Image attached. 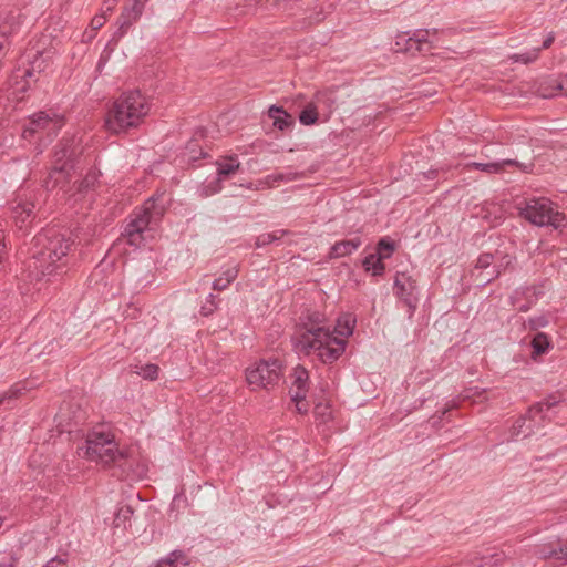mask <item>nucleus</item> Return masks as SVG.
Here are the masks:
<instances>
[{"instance_id":"nucleus-12","label":"nucleus","mask_w":567,"mask_h":567,"mask_svg":"<svg viewBox=\"0 0 567 567\" xmlns=\"http://www.w3.org/2000/svg\"><path fill=\"white\" fill-rule=\"evenodd\" d=\"M147 1L148 0H133L132 6L123 8V11L117 19L118 27L112 37V41H118L126 34L133 23H135L141 18Z\"/></svg>"},{"instance_id":"nucleus-4","label":"nucleus","mask_w":567,"mask_h":567,"mask_svg":"<svg viewBox=\"0 0 567 567\" xmlns=\"http://www.w3.org/2000/svg\"><path fill=\"white\" fill-rule=\"evenodd\" d=\"M167 203L168 199H165V192H157L141 208L133 212L123 233L127 237L130 245L138 246L141 244L143 231L151 224H157L161 220L166 212Z\"/></svg>"},{"instance_id":"nucleus-24","label":"nucleus","mask_w":567,"mask_h":567,"mask_svg":"<svg viewBox=\"0 0 567 567\" xmlns=\"http://www.w3.org/2000/svg\"><path fill=\"white\" fill-rule=\"evenodd\" d=\"M50 52L45 51H37L33 55V59L31 61V68L25 70L24 76L25 78H32L34 72H42L47 68V61L50 59Z\"/></svg>"},{"instance_id":"nucleus-47","label":"nucleus","mask_w":567,"mask_h":567,"mask_svg":"<svg viewBox=\"0 0 567 567\" xmlns=\"http://www.w3.org/2000/svg\"><path fill=\"white\" fill-rule=\"evenodd\" d=\"M7 38L0 37V53L8 45Z\"/></svg>"},{"instance_id":"nucleus-14","label":"nucleus","mask_w":567,"mask_h":567,"mask_svg":"<svg viewBox=\"0 0 567 567\" xmlns=\"http://www.w3.org/2000/svg\"><path fill=\"white\" fill-rule=\"evenodd\" d=\"M493 260L494 256L488 252L482 254L477 258L475 270L480 272H473V276L480 286L489 284L501 275V270L496 266H492Z\"/></svg>"},{"instance_id":"nucleus-43","label":"nucleus","mask_w":567,"mask_h":567,"mask_svg":"<svg viewBox=\"0 0 567 567\" xmlns=\"http://www.w3.org/2000/svg\"><path fill=\"white\" fill-rule=\"evenodd\" d=\"M114 6H115V3H113V1L105 0L103 3V13L105 14L106 12L112 11Z\"/></svg>"},{"instance_id":"nucleus-39","label":"nucleus","mask_w":567,"mask_h":567,"mask_svg":"<svg viewBox=\"0 0 567 567\" xmlns=\"http://www.w3.org/2000/svg\"><path fill=\"white\" fill-rule=\"evenodd\" d=\"M105 21H106V18H105L104 13L96 14L91 20V27L93 30H99L100 28H102L104 25Z\"/></svg>"},{"instance_id":"nucleus-23","label":"nucleus","mask_w":567,"mask_h":567,"mask_svg":"<svg viewBox=\"0 0 567 567\" xmlns=\"http://www.w3.org/2000/svg\"><path fill=\"white\" fill-rule=\"evenodd\" d=\"M187 565V556L182 550H173L157 563V567H185Z\"/></svg>"},{"instance_id":"nucleus-42","label":"nucleus","mask_w":567,"mask_h":567,"mask_svg":"<svg viewBox=\"0 0 567 567\" xmlns=\"http://www.w3.org/2000/svg\"><path fill=\"white\" fill-rule=\"evenodd\" d=\"M554 40H555V34L551 32V33H549V34H548V37L544 40L543 45H542V48H539V49H540V50H542V49H548V48L553 44Z\"/></svg>"},{"instance_id":"nucleus-2","label":"nucleus","mask_w":567,"mask_h":567,"mask_svg":"<svg viewBox=\"0 0 567 567\" xmlns=\"http://www.w3.org/2000/svg\"><path fill=\"white\" fill-rule=\"evenodd\" d=\"M39 247L28 260L25 272L31 281H51L66 272L68 255L74 241L63 234L48 230L35 237Z\"/></svg>"},{"instance_id":"nucleus-11","label":"nucleus","mask_w":567,"mask_h":567,"mask_svg":"<svg viewBox=\"0 0 567 567\" xmlns=\"http://www.w3.org/2000/svg\"><path fill=\"white\" fill-rule=\"evenodd\" d=\"M394 289L396 296L409 307V317H412L416 308V280L406 272H398L394 279Z\"/></svg>"},{"instance_id":"nucleus-52","label":"nucleus","mask_w":567,"mask_h":567,"mask_svg":"<svg viewBox=\"0 0 567 567\" xmlns=\"http://www.w3.org/2000/svg\"><path fill=\"white\" fill-rule=\"evenodd\" d=\"M112 1H113V3H116L117 0H112Z\"/></svg>"},{"instance_id":"nucleus-8","label":"nucleus","mask_w":567,"mask_h":567,"mask_svg":"<svg viewBox=\"0 0 567 567\" xmlns=\"http://www.w3.org/2000/svg\"><path fill=\"white\" fill-rule=\"evenodd\" d=\"M282 374L281 362L278 359L260 360L246 369V380L250 386L267 389L278 383Z\"/></svg>"},{"instance_id":"nucleus-36","label":"nucleus","mask_w":567,"mask_h":567,"mask_svg":"<svg viewBox=\"0 0 567 567\" xmlns=\"http://www.w3.org/2000/svg\"><path fill=\"white\" fill-rule=\"evenodd\" d=\"M313 413L320 422L326 423L331 417L330 406L327 403L319 402L315 405Z\"/></svg>"},{"instance_id":"nucleus-44","label":"nucleus","mask_w":567,"mask_h":567,"mask_svg":"<svg viewBox=\"0 0 567 567\" xmlns=\"http://www.w3.org/2000/svg\"><path fill=\"white\" fill-rule=\"evenodd\" d=\"M62 564H63V560H61L59 558H53L50 561H48L44 567H56V565H62Z\"/></svg>"},{"instance_id":"nucleus-7","label":"nucleus","mask_w":567,"mask_h":567,"mask_svg":"<svg viewBox=\"0 0 567 567\" xmlns=\"http://www.w3.org/2000/svg\"><path fill=\"white\" fill-rule=\"evenodd\" d=\"M560 399L551 394L540 402L532 405L527 413L519 417L512 427V437L523 435L524 437L535 433L543 427L546 419H550L549 412L558 405Z\"/></svg>"},{"instance_id":"nucleus-6","label":"nucleus","mask_w":567,"mask_h":567,"mask_svg":"<svg viewBox=\"0 0 567 567\" xmlns=\"http://www.w3.org/2000/svg\"><path fill=\"white\" fill-rule=\"evenodd\" d=\"M518 209L524 218L536 226H553L558 229L567 225L565 215L556 210L553 203L544 197L525 200L519 204Z\"/></svg>"},{"instance_id":"nucleus-9","label":"nucleus","mask_w":567,"mask_h":567,"mask_svg":"<svg viewBox=\"0 0 567 567\" xmlns=\"http://www.w3.org/2000/svg\"><path fill=\"white\" fill-rule=\"evenodd\" d=\"M63 117L45 111L34 113L29 117L28 124L24 126L23 138H31L35 135L45 133L48 137L55 136L63 127Z\"/></svg>"},{"instance_id":"nucleus-19","label":"nucleus","mask_w":567,"mask_h":567,"mask_svg":"<svg viewBox=\"0 0 567 567\" xmlns=\"http://www.w3.org/2000/svg\"><path fill=\"white\" fill-rule=\"evenodd\" d=\"M268 116L272 118L274 126L280 131H286L295 124L293 117L280 106L271 105L268 110Z\"/></svg>"},{"instance_id":"nucleus-40","label":"nucleus","mask_w":567,"mask_h":567,"mask_svg":"<svg viewBox=\"0 0 567 567\" xmlns=\"http://www.w3.org/2000/svg\"><path fill=\"white\" fill-rule=\"evenodd\" d=\"M296 403L297 412L300 414H306L309 410V404L305 400H292Z\"/></svg>"},{"instance_id":"nucleus-5","label":"nucleus","mask_w":567,"mask_h":567,"mask_svg":"<svg viewBox=\"0 0 567 567\" xmlns=\"http://www.w3.org/2000/svg\"><path fill=\"white\" fill-rule=\"evenodd\" d=\"M85 455L104 465L117 466L122 472L131 470L132 462L127 452L118 451L112 437L104 433H92L86 439Z\"/></svg>"},{"instance_id":"nucleus-31","label":"nucleus","mask_w":567,"mask_h":567,"mask_svg":"<svg viewBox=\"0 0 567 567\" xmlns=\"http://www.w3.org/2000/svg\"><path fill=\"white\" fill-rule=\"evenodd\" d=\"M299 121L302 125H312L318 121V111L313 103L307 104L299 114Z\"/></svg>"},{"instance_id":"nucleus-30","label":"nucleus","mask_w":567,"mask_h":567,"mask_svg":"<svg viewBox=\"0 0 567 567\" xmlns=\"http://www.w3.org/2000/svg\"><path fill=\"white\" fill-rule=\"evenodd\" d=\"M395 250V243L389 237L381 238L377 245V256L381 259H388L392 256Z\"/></svg>"},{"instance_id":"nucleus-3","label":"nucleus","mask_w":567,"mask_h":567,"mask_svg":"<svg viewBox=\"0 0 567 567\" xmlns=\"http://www.w3.org/2000/svg\"><path fill=\"white\" fill-rule=\"evenodd\" d=\"M148 111L146 97L140 91L124 92L109 110L105 127L115 134L126 132L131 127H136Z\"/></svg>"},{"instance_id":"nucleus-35","label":"nucleus","mask_w":567,"mask_h":567,"mask_svg":"<svg viewBox=\"0 0 567 567\" xmlns=\"http://www.w3.org/2000/svg\"><path fill=\"white\" fill-rule=\"evenodd\" d=\"M23 390L24 386L20 384H14L8 391L0 394V405L10 404L11 400L17 399L22 393Z\"/></svg>"},{"instance_id":"nucleus-29","label":"nucleus","mask_w":567,"mask_h":567,"mask_svg":"<svg viewBox=\"0 0 567 567\" xmlns=\"http://www.w3.org/2000/svg\"><path fill=\"white\" fill-rule=\"evenodd\" d=\"M287 234H288V230H284V229L275 230L272 233L261 234L256 238L255 245L258 248L267 246L269 244L280 240Z\"/></svg>"},{"instance_id":"nucleus-26","label":"nucleus","mask_w":567,"mask_h":567,"mask_svg":"<svg viewBox=\"0 0 567 567\" xmlns=\"http://www.w3.org/2000/svg\"><path fill=\"white\" fill-rule=\"evenodd\" d=\"M363 267L367 271H371L373 276H381L385 270L383 259L377 254H370L363 259Z\"/></svg>"},{"instance_id":"nucleus-33","label":"nucleus","mask_w":567,"mask_h":567,"mask_svg":"<svg viewBox=\"0 0 567 567\" xmlns=\"http://www.w3.org/2000/svg\"><path fill=\"white\" fill-rule=\"evenodd\" d=\"M549 324V315L542 313L524 321V328L530 331H537L540 328H545Z\"/></svg>"},{"instance_id":"nucleus-32","label":"nucleus","mask_w":567,"mask_h":567,"mask_svg":"<svg viewBox=\"0 0 567 567\" xmlns=\"http://www.w3.org/2000/svg\"><path fill=\"white\" fill-rule=\"evenodd\" d=\"M532 347L536 354H544L550 347L549 338L546 333L537 332L532 340Z\"/></svg>"},{"instance_id":"nucleus-46","label":"nucleus","mask_w":567,"mask_h":567,"mask_svg":"<svg viewBox=\"0 0 567 567\" xmlns=\"http://www.w3.org/2000/svg\"><path fill=\"white\" fill-rule=\"evenodd\" d=\"M16 558L11 557L8 563H1L0 567H16Z\"/></svg>"},{"instance_id":"nucleus-27","label":"nucleus","mask_w":567,"mask_h":567,"mask_svg":"<svg viewBox=\"0 0 567 567\" xmlns=\"http://www.w3.org/2000/svg\"><path fill=\"white\" fill-rule=\"evenodd\" d=\"M543 558H556L558 560L564 559L563 567H567V543L560 546L558 549H548L545 546L540 547L536 551Z\"/></svg>"},{"instance_id":"nucleus-50","label":"nucleus","mask_w":567,"mask_h":567,"mask_svg":"<svg viewBox=\"0 0 567 567\" xmlns=\"http://www.w3.org/2000/svg\"><path fill=\"white\" fill-rule=\"evenodd\" d=\"M452 408H455V404H452V406H449L447 410H452Z\"/></svg>"},{"instance_id":"nucleus-41","label":"nucleus","mask_w":567,"mask_h":567,"mask_svg":"<svg viewBox=\"0 0 567 567\" xmlns=\"http://www.w3.org/2000/svg\"><path fill=\"white\" fill-rule=\"evenodd\" d=\"M497 555H489V556H483L481 558V564L480 566L481 567H485V566H492V565H495L497 564L498 559L495 558Z\"/></svg>"},{"instance_id":"nucleus-16","label":"nucleus","mask_w":567,"mask_h":567,"mask_svg":"<svg viewBox=\"0 0 567 567\" xmlns=\"http://www.w3.org/2000/svg\"><path fill=\"white\" fill-rule=\"evenodd\" d=\"M72 173V165L68 164L66 166L54 165L51 172L48 174V177L43 181V187L47 190H52L55 187L64 188L69 177Z\"/></svg>"},{"instance_id":"nucleus-18","label":"nucleus","mask_w":567,"mask_h":567,"mask_svg":"<svg viewBox=\"0 0 567 567\" xmlns=\"http://www.w3.org/2000/svg\"><path fill=\"white\" fill-rule=\"evenodd\" d=\"M437 34V29H420L413 32V34L408 39V51H424L423 45H427L432 35Z\"/></svg>"},{"instance_id":"nucleus-34","label":"nucleus","mask_w":567,"mask_h":567,"mask_svg":"<svg viewBox=\"0 0 567 567\" xmlns=\"http://www.w3.org/2000/svg\"><path fill=\"white\" fill-rule=\"evenodd\" d=\"M539 52H540V49L539 48H535L528 52H525V53H516V54H513L511 56V59L514 61V62H522L524 64H528V63H532L534 61H536L539 56Z\"/></svg>"},{"instance_id":"nucleus-49","label":"nucleus","mask_w":567,"mask_h":567,"mask_svg":"<svg viewBox=\"0 0 567 567\" xmlns=\"http://www.w3.org/2000/svg\"><path fill=\"white\" fill-rule=\"evenodd\" d=\"M275 179H276V181H279V179L281 181V179H284V175L279 174V175H277V176L275 177Z\"/></svg>"},{"instance_id":"nucleus-17","label":"nucleus","mask_w":567,"mask_h":567,"mask_svg":"<svg viewBox=\"0 0 567 567\" xmlns=\"http://www.w3.org/2000/svg\"><path fill=\"white\" fill-rule=\"evenodd\" d=\"M362 245L359 236L336 243L329 251L330 258H341L351 255Z\"/></svg>"},{"instance_id":"nucleus-37","label":"nucleus","mask_w":567,"mask_h":567,"mask_svg":"<svg viewBox=\"0 0 567 567\" xmlns=\"http://www.w3.org/2000/svg\"><path fill=\"white\" fill-rule=\"evenodd\" d=\"M158 365L148 363L141 368L137 373L145 380H155L158 377Z\"/></svg>"},{"instance_id":"nucleus-10","label":"nucleus","mask_w":567,"mask_h":567,"mask_svg":"<svg viewBox=\"0 0 567 567\" xmlns=\"http://www.w3.org/2000/svg\"><path fill=\"white\" fill-rule=\"evenodd\" d=\"M82 152L83 147L75 136L64 137L55 146L54 165L66 166L71 164L72 172H74Z\"/></svg>"},{"instance_id":"nucleus-13","label":"nucleus","mask_w":567,"mask_h":567,"mask_svg":"<svg viewBox=\"0 0 567 567\" xmlns=\"http://www.w3.org/2000/svg\"><path fill=\"white\" fill-rule=\"evenodd\" d=\"M544 295L543 285H532L527 287H519L513 291L509 301L513 306L517 307L520 312H527L533 305L536 303L538 298Z\"/></svg>"},{"instance_id":"nucleus-1","label":"nucleus","mask_w":567,"mask_h":567,"mask_svg":"<svg viewBox=\"0 0 567 567\" xmlns=\"http://www.w3.org/2000/svg\"><path fill=\"white\" fill-rule=\"evenodd\" d=\"M355 320L350 315L338 319L332 330L326 317L318 312H307L299 317L291 334V343L298 354L316 355L322 363L337 361L346 350L344 339L334 336L349 337L354 329Z\"/></svg>"},{"instance_id":"nucleus-21","label":"nucleus","mask_w":567,"mask_h":567,"mask_svg":"<svg viewBox=\"0 0 567 567\" xmlns=\"http://www.w3.org/2000/svg\"><path fill=\"white\" fill-rule=\"evenodd\" d=\"M12 214L17 226L22 229L28 221L34 218V204L19 203L16 207H13Z\"/></svg>"},{"instance_id":"nucleus-28","label":"nucleus","mask_w":567,"mask_h":567,"mask_svg":"<svg viewBox=\"0 0 567 567\" xmlns=\"http://www.w3.org/2000/svg\"><path fill=\"white\" fill-rule=\"evenodd\" d=\"M20 28V23L18 21V17L10 14L6 18V20L0 23V37L9 38L13 33H16Z\"/></svg>"},{"instance_id":"nucleus-51","label":"nucleus","mask_w":567,"mask_h":567,"mask_svg":"<svg viewBox=\"0 0 567 567\" xmlns=\"http://www.w3.org/2000/svg\"><path fill=\"white\" fill-rule=\"evenodd\" d=\"M452 408H455V404H452V406H449L447 410H452Z\"/></svg>"},{"instance_id":"nucleus-48","label":"nucleus","mask_w":567,"mask_h":567,"mask_svg":"<svg viewBox=\"0 0 567 567\" xmlns=\"http://www.w3.org/2000/svg\"><path fill=\"white\" fill-rule=\"evenodd\" d=\"M436 174V171H430L429 172V175L426 176L427 178H434V175Z\"/></svg>"},{"instance_id":"nucleus-20","label":"nucleus","mask_w":567,"mask_h":567,"mask_svg":"<svg viewBox=\"0 0 567 567\" xmlns=\"http://www.w3.org/2000/svg\"><path fill=\"white\" fill-rule=\"evenodd\" d=\"M519 163L515 159H503L499 162H488V163H478L472 162L466 165L467 168H475L487 174H497L501 173L505 166H518Z\"/></svg>"},{"instance_id":"nucleus-38","label":"nucleus","mask_w":567,"mask_h":567,"mask_svg":"<svg viewBox=\"0 0 567 567\" xmlns=\"http://www.w3.org/2000/svg\"><path fill=\"white\" fill-rule=\"evenodd\" d=\"M216 297L213 293H209L206 303L202 306L200 313L203 316H209L217 308V303L215 301Z\"/></svg>"},{"instance_id":"nucleus-22","label":"nucleus","mask_w":567,"mask_h":567,"mask_svg":"<svg viewBox=\"0 0 567 567\" xmlns=\"http://www.w3.org/2000/svg\"><path fill=\"white\" fill-rule=\"evenodd\" d=\"M216 164L218 182L230 177L238 172L240 167V163L236 156L224 158L223 161H218Z\"/></svg>"},{"instance_id":"nucleus-25","label":"nucleus","mask_w":567,"mask_h":567,"mask_svg":"<svg viewBox=\"0 0 567 567\" xmlns=\"http://www.w3.org/2000/svg\"><path fill=\"white\" fill-rule=\"evenodd\" d=\"M238 276V268L236 266L226 269L220 277L214 280V290H225Z\"/></svg>"},{"instance_id":"nucleus-45","label":"nucleus","mask_w":567,"mask_h":567,"mask_svg":"<svg viewBox=\"0 0 567 567\" xmlns=\"http://www.w3.org/2000/svg\"><path fill=\"white\" fill-rule=\"evenodd\" d=\"M4 249H6V245L4 243H2L0 240V269L2 268V261H3V258H4Z\"/></svg>"},{"instance_id":"nucleus-15","label":"nucleus","mask_w":567,"mask_h":567,"mask_svg":"<svg viewBox=\"0 0 567 567\" xmlns=\"http://www.w3.org/2000/svg\"><path fill=\"white\" fill-rule=\"evenodd\" d=\"M291 388L289 390L291 400H305L309 389V373L301 367L297 365L291 373Z\"/></svg>"}]
</instances>
